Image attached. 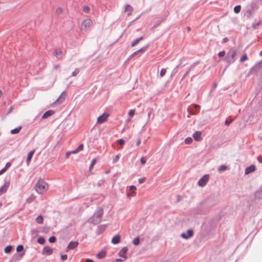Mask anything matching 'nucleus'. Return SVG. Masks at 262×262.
<instances>
[{
    "instance_id": "obj_1",
    "label": "nucleus",
    "mask_w": 262,
    "mask_h": 262,
    "mask_svg": "<svg viewBox=\"0 0 262 262\" xmlns=\"http://www.w3.org/2000/svg\"><path fill=\"white\" fill-rule=\"evenodd\" d=\"M103 214V208L102 207H98L94 215L90 217V222L94 225H97L100 223L101 221Z\"/></svg>"
},
{
    "instance_id": "obj_2",
    "label": "nucleus",
    "mask_w": 262,
    "mask_h": 262,
    "mask_svg": "<svg viewBox=\"0 0 262 262\" xmlns=\"http://www.w3.org/2000/svg\"><path fill=\"white\" fill-rule=\"evenodd\" d=\"M259 8V5L255 1H252L251 3L248 5L245 8V15L247 17H250L254 14L255 11Z\"/></svg>"
},
{
    "instance_id": "obj_3",
    "label": "nucleus",
    "mask_w": 262,
    "mask_h": 262,
    "mask_svg": "<svg viewBox=\"0 0 262 262\" xmlns=\"http://www.w3.org/2000/svg\"><path fill=\"white\" fill-rule=\"evenodd\" d=\"M48 187V184L41 179L38 180L35 187L36 191L39 194L45 192Z\"/></svg>"
},
{
    "instance_id": "obj_4",
    "label": "nucleus",
    "mask_w": 262,
    "mask_h": 262,
    "mask_svg": "<svg viewBox=\"0 0 262 262\" xmlns=\"http://www.w3.org/2000/svg\"><path fill=\"white\" fill-rule=\"evenodd\" d=\"M236 54V51L233 49H231L227 53L225 58V60L228 65H230L234 62L236 59L235 56Z\"/></svg>"
},
{
    "instance_id": "obj_5",
    "label": "nucleus",
    "mask_w": 262,
    "mask_h": 262,
    "mask_svg": "<svg viewBox=\"0 0 262 262\" xmlns=\"http://www.w3.org/2000/svg\"><path fill=\"white\" fill-rule=\"evenodd\" d=\"M262 68V59L256 63V64L250 70L251 73L257 74Z\"/></svg>"
},
{
    "instance_id": "obj_6",
    "label": "nucleus",
    "mask_w": 262,
    "mask_h": 262,
    "mask_svg": "<svg viewBox=\"0 0 262 262\" xmlns=\"http://www.w3.org/2000/svg\"><path fill=\"white\" fill-rule=\"evenodd\" d=\"M149 45H147L146 46H144L143 47L141 48L139 50L134 52L133 53L128 57V60H129L133 57H134L135 56H136L137 54L140 53H144L145 51H146L148 48Z\"/></svg>"
},
{
    "instance_id": "obj_7",
    "label": "nucleus",
    "mask_w": 262,
    "mask_h": 262,
    "mask_svg": "<svg viewBox=\"0 0 262 262\" xmlns=\"http://www.w3.org/2000/svg\"><path fill=\"white\" fill-rule=\"evenodd\" d=\"M209 176L208 174L204 175L198 181V185H199L200 186H201V187L205 186L206 185V184L209 180Z\"/></svg>"
},
{
    "instance_id": "obj_8",
    "label": "nucleus",
    "mask_w": 262,
    "mask_h": 262,
    "mask_svg": "<svg viewBox=\"0 0 262 262\" xmlns=\"http://www.w3.org/2000/svg\"><path fill=\"white\" fill-rule=\"evenodd\" d=\"M92 21L90 19H86L82 21L81 25L82 30H86L92 25Z\"/></svg>"
},
{
    "instance_id": "obj_9",
    "label": "nucleus",
    "mask_w": 262,
    "mask_h": 262,
    "mask_svg": "<svg viewBox=\"0 0 262 262\" xmlns=\"http://www.w3.org/2000/svg\"><path fill=\"white\" fill-rule=\"evenodd\" d=\"M193 234V231L192 229H188L187 230V234L183 232L181 233V237L184 239H188L189 238L192 236Z\"/></svg>"
},
{
    "instance_id": "obj_10",
    "label": "nucleus",
    "mask_w": 262,
    "mask_h": 262,
    "mask_svg": "<svg viewBox=\"0 0 262 262\" xmlns=\"http://www.w3.org/2000/svg\"><path fill=\"white\" fill-rule=\"evenodd\" d=\"M52 253V249L49 246H45L42 251V254L44 255H50Z\"/></svg>"
},
{
    "instance_id": "obj_11",
    "label": "nucleus",
    "mask_w": 262,
    "mask_h": 262,
    "mask_svg": "<svg viewBox=\"0 0 262 262\" xmlns=\"http://www.w3.org/2000/svg\"><path fill=\"white\" fill-rule=\"evenodd\" d=\"M79 244V243L76 241H71L67 247V250H72L76 248Z\"/></svg>"
},
{
    "instance_id": "obj_12",
    "label": "nucleus",
    "mask_w": 262,
    "mask_h": 262,
    "mask_svg": "<svg viewBox=\"0 0 262 262\" xmlns=\"http://www.w3.org/2000/svg\"><path fill=\"white\" fill-rule=\"evenodd\" d=\"M128 250V248L126 247H123L118 253V255L122 258L126 259V253Z\"/></svg>"
},
{
    "instance_id": "obj_13",
    "label": "nucleus",
    "mask_w": 262,
    "mask_h": 262,
    "mask_svg": "<svg viewBox=\"0 0 262 262\" xmlns=\"http://www.w3.org/2000/svg\"><path fill=\"white\" fill-rule=\"evenodd\" d=\"M9 186V182L5 181L3 186L0 187V195L7 191Z\"/></svg>"
},
{
    "instance_id": "obj_14",
    "label": "nucleus",
    "mask_w": 262,
    "mask_h": 262,
    "mask_svg": "<svg viewBox=\"0 0 262 262\" xmlns=\"http://www.w3.org/2000/svg\"><path fill=\"white\" fill-rule=\"evenodd\" d=\"M108 117V115L105 113L99 116L97 118V123H102L104 122Z\"/></svg>"
},
{
    "instance_id": "obj_15",
    "label": "nucleus",
    "mask_w": 262,
    "mask_h": 262,
    "mask_svg": "<svg viewBox=\"0 0 262 262\" xmlns=\"http://www.w3.org/2000/svg\"><path fill=\"white\" fill-rule=\"evenodd\" d=\"M192 106L194 110L192 108L188 110L189 113L192 115H194L196 112H199L200 106L199 105L196 104H193Z\"/></svg>"
},
{
    "instance_id": "obj_16",
    "label": "nucleus",
    "mask_w": 262,
    "mask_h": 262,
    "mask_svg": "<svg viewBox=\"0 0 262 262\" xmlns=\"http://www.w3.org/2000/svg\"><path fill=\"white\" fill-rule=\"evenodd\" d=\"M192 136L194 139L196 141H200L202 140L201 132L200 131H195Z\"/></svg>"
},
{
    "instance_id": "obj_17",
    "label": "nucleus",
    "mask_w": 262,
    "mask_h": 262,
    "mask_svg": "<svg viewBox=\"0 0 262 262\" xmlns=\"http://www.w3.org/2000/svg\"><path fill=\"white\" fill-rule=\"evenodd\" d=\"M255 170V167L253 165H251L247 167L246 168L245 173L246 174H249L250 173H252L254 172Z\"/></svg>"
},
{
    "instance_id": "obj_18",
    "label": "nucleus",
    "mask_w": 262,
    "mask_h": 262,
    "mask_svg": "<svg viewBox=\"0 0 262 262\" xmlns=\"http://www.w3.org/2000/svg\"><path fill=\"white\" fill-rule=\"evenodd\" d=\"M255 198L257 199H262V185L255 192Z\"/></svg>"
},
{
    "instance_id": "obj_19",
    "label": "nucleus",
    "mask_w": 262,
    "mask_h": 262,
    "mask_svg": "<svg viewBox=\"0 0 262 262\" xmlns=\"http://www.w3.org/2000/svg\"><path fill=\"white\" fill-rule=\"evenodd\" d=\"M210 200L209 199H207L205 200L204 201L202 202L199 207V209H201L202 208H204L206 207L207 208L209 207V203H210Z\"/></svg>"
},
{
    "instance_id": "obj_20",
    "label": "nucleus",
    "mask_w": 262,
    "mask_h": 262,
    "mask_svg": "<svg viewBox=\"0 0 262 262\" xmlns=\"http://www.w3.org/2000/svg\"><path fill=\"white\" fill-rule=\"evenodd\" d=\"M106 225H100L98 226L97 229V234H100L102 233L106 229Z\"/></svg>"
},
{
    "instance_id": "obj_21",
    "label": "nucleus",
    "mask_w": 262,
    "mask_h": 262,
    "mask_svg": "<svg viewBox=\"0 0 262 262\" xmlns=\"http://www.w3.org/2000/svg\"><path fill=\"white\" fill-rule=\"evenodd\" d=\"M54 113V111L52 110H49L46 111L42 116V119H46L49 117L52 116Z\"/></svg>"
},
{
    "instance_id": "obj_22",
    "label": "nucleus",
    "mask_w": 262,
    "mask_h": 262,
    "mask_svg": "<svg viewBox=\"0 0 262 262\" xmlns=\"http://www.w3.org/2000/svg\"><path fill=\"white\" fill-rule=\"evenodd\" d=\"M133 11V8L129 5H126L125 7L124 11L127 12V15L129 16L132 14Z\"/></svg>"
},
{
    "instance_id": "obj_23",
    "label": "nucleus",
    "mask_w": 262,
    "mask_h": 262,
    "mask_svg": "<svg viewBox=\"0 0 262 262\" xmlns=\"http://www.w3.org/2000/svg\"><path fill=\"white\" fill-rule=\"evenodd\" d=\"M120 241V236L119 234H117L114 236L112 239V243L113 244H117Z\"/></svg>"
},
{
    "instance_id": "obj_24",
    "label": "nucleus",
    "mask_w": 262,
    "mask_h": 262,
    "mask_svg": "<svg viewBox=\"0 0 262 262\" xmlns=\"http://www.w3.org/2000/svg\"><path fill=\"white\" fill-rule=\"evenodd\" d=\"M34 152H35V150H33L30 151L28 153V156H27V160H26L28 164H29V162L31 160V159H32V158L33 157V155L34 154Z\"/></svg>"
},
{
    "instance_id": "obj_25",
    "label": "nucleus",
    "mask_w": 262,
    "mask_h": 262,
    "mask_svg": "<svg viewBox=\"0 0 262 262\" xmlns=\"http://www.w3.org/2000/svg\"><path fill=\"white\" fill-rule=\"evenodd\" d=\"M106 255V252L104 250H101L100 252H99L97 255V257L99 259H101L104 258Z\"/></svg>"
},
{
    "instance_id": "obj_26",
    "label": "nucleus",
    "mask_w": 262,
    "mask_h": 262,
    "mask_svg": "<svg viewBox=\"0 0 262 262\" xmlns=\"http://www.w3.org/2000/svg\"><path fill=\"white\" fill-rule=\"evenodd\" d=\"M143 38H144V37L143 36H141L138 38L136 39L132 42L131 46L132 47L136 46L139 42V41L142 40V39H143Z\"/></svg>"
},
{
    "instance_id": "obj_27",
    "label": "nucleus",
    "mask_w": 262,
    "mask_h": 262,
    "mask_svg": "<svg viewBox=\"0 0 262 262\" xmlns=\"http://www.w3.org/2000/svg\"><path fill=\"white\" fill-rule=\"evenodd\" d=\"M63 53L60 50H56L55 56L58 59H61L62 57Z\"/></svg>"
},
{
    "instance_id": "obj_28",
    "label": "nucleus",
    "mask_w": 262,
    "mask_h": 262,
    "mask_svg": "<svg viewBox=\"0 0 262 262\" xmlns=\"http://www.w3.org/2000/svg\"><path fill=\"white\" fill-rule=\"evenodd\" d=\"M21 129V126H19L17 128L11 130L10 133L11 134H18Z\"/></svg>"
},
{
    "instance_id": "obj_29",
    "label": "nucleus",
    "mask_w": 262,
    "mask_h": 262,
    "mask_svg": "<svg viewBox=\"0 0 262 262\" xmlns=\"http://www.w3.org/2000/svg\"><path fill=\"white\" fill-rule=\"evenodd\" d=\"M12 248H13L12 246L8 245L5 247V248L4 249V252L7 254L10 253L11 252Z\"/></svg>"
},
{
    "instance_id": "obj_30",
    "label": "nucleus",
    "mask_w": 262,
    "mask_h": 262,
    "mask_svg": "<svg viewBox=\"0 0 262 262\" xmlns=\"http://www.w3.org/2000/svg\"><path fill=\"white\" fill-rule=\"evenodd\" d=\"M43 217L41 215H38L35 220L36 222L40 224L43 223Z\"/></svg>"
},
{
    "instance_id": "obj_31",
    "label": "nucleus",
    "mask_w": 262,
    "mask_h": 262,
    "mask_svg": "<svg viewBox=\"0 0 262 262\" xmlns=\"http://www.w3.org/2000/svg\"><path fill=\"white\" fill-rule=\"evenodd\" d=\"M241 10V6L240 5H237L234 8V12L235 13L237 14L240 12Z\"/></svg>"
},
{
    "instance_id": "obj_32",
    "label": "nucleus",
    "mask_w": 262,
    "mask_h": 262,
    "mask_svg": "<svg viewBox=\"0 0 262 262\" xmlns=\"http://www.w3.org/2000/svg\"><path fill=\"white\" fill-rule=\"evenodd\" d=\"M37 242L40 245H43L45 243V238L43 237H39L37 239Z\"/></svg>"
},
{
    "instance_id": "obj_33",
    "label": "nucleus",
    "mask_w": 262,
    "mask_h": 262,
    "mask_svg": "<svg viewBox=\"0 0 262 262\" xmlns=\"http://www.w3.org/2000/svg\"><path fill=\"white\" fill-rule=\"evenodd\" d=\"M195 66V63H193L192 64V65H191V66L189 67V68L188 69V70L186 71V72L185 73V74L183 76V78L185 77V76H186L188 73L190 72V71H191V70Z\"/></svg>"
},
{
    "instance_id": "obj_34",
    "label": "nucleus",
    "mask_w": 262,
    "mask_h": 262,
    "mask_svg": "<svg viewBox=\"0 0 262 262\" xmlns=\"http://www.w3.org/2000/svg\"><path fill=\"white\" fill-rule=\"evenodd\" d=\"M139 243H140V238H139V237H135V238L134 239L133 241V244H134V245H135V246H137V245H139Z\"/></svg>"
},
{
    "instance_id": "obj_35",
    "label": "nucleus",
    "mask_w": 262,
    "mask_h": 262,
    "mask_svg": "<svg viewBox=\"0 0 262 262\" xmlns=\"http://www.w3.org/2000/svg\"><path fill=\"white\" fill-rule=\"evenodd\" d=\"M184 142L187 144H190L192 142V139L191 137H187L185 139Z\"/></svg>"
},
{
    "instance_id": "obj_36",
    "label": "nucleus",
    "mask_w": 262,
    "mask_h": 262,
    "mask_svg": "<svg viewBox=\"0 0 262 262\" xmlns=\"http://www.w3.org/2000/svg\"><path fill=\"white\" fill-rule=\"evenodd\" d=\"M248 59V57L246 54H244L240 59V62H243Z\"/></svg>"
},
{
    "instance_id": "obj_37",
    "label": "nucleus",
    "mask_w": 262,
    "mask_h": 262,
    "mask_svg": "<svg viewBox=\"0 0 262 262\" xmlns=\"http://www.w3.org/2000/svg\"><path fill=\"white\" fill-rule=\"evenodd\" d=\"M226 169H227L226 166H225L224 165H222L218 168V171L221 172V171L225 170Z\"/></svg>"
},
{
    "instance_id": "obj_38",
    "label": "nucleus",
    "mask_w": 262,
    "mask_h": 262,
    "mask_svg": "<svg viewBox=\"0 0 262 262\" xmlns=\"http://www.w3.org/2000/svg\"><path fill=\"white\" fill-rule=\"evenodd\" d=\"M24 250V246L22 245H18L16 248V251L20 252Z\"/></svg>"
},
{
    "instance_id": "obj_39",
    "label": "nucleus",
    "mask_w": 262,
    "mask_h": 262,
    "mask_svg": "<svg viewBox=\"0 0 262 262\" xmlns=\"http://www.w3.org/2000/svg\"><path fill=\"white\" fill-rule=\"evenodd\" d=\"M56 241V237L54 236H51L49 239V242L51 243H54Z\"/></svg>"
},
{
    "instance_id": "obj_40",
    "label": "nucleus",
    "mask_w": 262,
    "mask_h": 262,
    "mask_svg": "<svg viewBox=\"0 0 262 262\" xmlns=\"http://www.w3.org/2000/svg\"><path fill=\"white\" fill-rule=\"evenodd\" d=\"M83 149V145L82 144H81L75 149L76 150V152H77V153H78L80 151L82 150Z\"/></svg>"
},
{
    "instance_id": "obj_41",
    "label": "nucleus",
    "mask_w": 262,
    "mask_h": 262,
    "mask_svg": "<svg viewBox=\"0 0 262 262\" xmlns=\"http://www.w3.org/2000/svg\"><path fill=\"white\" fill-rule=\"evenodd\" d=\"M96 160L95 159H93V160L91 162V164L90 166V167H89V169L90 170L93 168L94 165L96 164Z\"/></svg>"
},
{
    "instance_id": "obj_42",
    "label": "nucleus",
    "mask_w": 262,
    "mask_h": 262,
    "mask_svg": "<svg viewBox=\"0 0 262 262\" xmlns=\"http://www.w3.org/2000/svg\"><path fill=\"white\" fill-rule=\"evenodd\" d=\"M79 72V69H76L72 73V76H76Z\"/></svg>"
},
{
    "instance_id": "obj_43",
    "label": "nucleus",
    "mask_w": 262,
    "mask_h": 262,
    "mask_svg": "<svg viewBox=\"0 0 262 262\" xmlns=\"http://www.w3.org/2000/svg\"><path fill=\"white\" fill-rule=\"evenodd\" d=\"M119 157H119V155H116V156H115L113 158V163H116V162L118 161V160H119Z\"/></svg>"
},
{
    "instance_id": "obj_44",
    "label": "nucleus",
    "mask_w": 262,
    "mask_h": 262,
    "mask_svg": "<svg viewBox=\"0 0 262 262\" xmlns=\"http://www.w3.org/2000/svg\"><path fill=\"white\" fill-rule=\"evenodd\" d=\"M117 143L119 145L122 146L124 144V140L122 139H120L117 140Z\"/></svg>"
},
{
    "instance_id": "obj_45",
    "label": "nucleus",
    "mask_w": 262,
    "mask_h": 262,
    "mask_svg": "<svg viewBox=\"0 0 262 262\" xmlns=\"http://www.w3.org/2000/svg\"><path fill=\"white\" fill-rule=\"evenodd\" d=\"M166 70L165 69H162L160 71V76L161 77H163V76H164L166 73Z\"/></svg>"
},
{
    "instance_id": "obj_46",
    "label": "nucleus",
    "mask_w": 262,
    "mask_h": 262,
    "mask_svg": "<svg viewBox=\"0 0 262 262\" xmlns=\"http://www.w3.org/2000/svg\"><path fill=\"white\" fill-rule=\"evenodd\" d=\"M64 92L61 93L59 98L56 100V101H60L61 103L64 100V97H62V95L63 94Z\"/></svg>"
},
{
    "instance_id": "obj_47",
    "label": "nucleus",
    "mask_w": 262,
    "mask_h": 262,
    "mask_svg": "<svg viewBox=\"0 0 262 262\" xmlns=\"http://www.w3.org/2000/svg\"><path fill=\"white\" fill-rule=\"evenodd\" d=\"M135 110H130L129 112H128V116L130 117H132L134 114H135Z\"/></svg>"
},
{
    "instance_id": "obj_48",
    "label": "nucleus",
    "mask_w": 262,
    "mask_h": 262,
    "mask_svg": "<svg viewBox=\"0 0 262 262\" xmlns=\"http://www.w3.org/2000/svg\"><path fill=\"white\" fill-rule=\"evenodd\" d=\"M217 55L219 57H223L225 55V52L224 51H221Z\"/></svg>"
},
{
    "instance_id": "obj_49",
    "label": "nucleus",
    "mask_w": 262,
    "mask_h": 262,
    "mask_svg": "<svg viewBox=\"0 0 262 262\" xmlns=\"http://www.w3.org/2000/svg\"><path fill=\"white\" fill-rule=\"evenodd\" d=\"M260 24V22L254 23L252 24V27L254 29H256Z\"/></svg>"
},
{
    "instance_id": "obj_50",
    "label": "nucleus",
    "mask_w": 262,
    "mask_h": 262,
    "mask_svg": "<svg viewBox=\"0 0 262 262\" xmlns=\"http://www.w3.org/2000/svg\"><path fill=\"white\" fill-rule=\"evenodd\" d=\"M90 11V8L88 6H84L83 7V11L85 13L89 12Z\"/></svg>"
},
{
    "instance_id": "obj_51",
    "label": "nucleus",
    "mask_w": 262,
    "mask_h": 262,
    "mask_svg": "<svg viewBox=\"0 0 262 262\" xmlns=\"http://www.w3.org/2000/svg\"><path fill=\"white\" fill-rule=\"evenodd\" d=\"M232 121H233L232 119H231V120L226 119L225 121V124L226 125H229L231 124V123L232 122Z\"/></svg>"
},
{
    "instance_id": "obj_52",
    "label": "nucleus",
    "mask_w": 262,
    "mask_h": 262,
    "mask_svg": "<svg viewBox=\"0 0 262 262\" xmlns=\"http://www.w3.org/2000/svg\"><path fill=\"white\" fill-rule=\"evenodd\" d=\"M145 180V177L140 178L138 179V182L140 184L143 183Z\"/></svg>"
},
{
    "instance_id": "obj_53",
    "label": "nucleus",
    "mask_w": 262,
    "mask_h": 262,
    "mask_svg": "<svg viewBox=\"0 0 262 262\" xmlns=\"http://www.w3.org/2000/svg\"><path fill=\"white\" fill-rule=\"evenodd\" d=\"M11 163L10 162H7L6 165H5V166L4 167V168L7 170L11 166Z\"/></svg>"
},
{
    "instance_id": "obj_54",
    "label": "nucleus",
    "mask_w": 262,
    "mask_h": 262,
    "mask_svg": "<svg viewBox=\"0 0 262 262\" xmlns=\"http://www.w3.org/2000/svg\"><path fill=\"white\" fill-rule=\"evenodd\" d=\"M67 254H63V255H61V259L62 260H65L67 259Z\"/></svg>"
},
{
    "instance_id": "obj_55",
    "label": "nucleus",
    "mask_w": 262,
    "mask_h": 262,
    "mask_svg": "<svg viewBox=\"0 0 262 262\" xmlns=\"http://www.w3.org/2000/svg\"><path fill=\"white\" fill-rule=\"evenodd\" d=\"M140 162L142 164H144L146 163V160L144 159V157H142L140 159Z\"/></svg>"
},
{
    "instance_id": "obj_56",
    "label": "nucleus",
    "mask_w": 262,
    "mask_h": 262,
    "mask_svg": "<svg viewBox=\"0 0 262 262\" xmlns=\"http://www.w3.org/2000/svg\"><path fill=\"white\" fill-rule=\"evenodd\" d=\"M13 109V106L10 107V108L9 109V110L7 111V113H6V115H9V114H10V113L12 112V111Z\"/></svg>"
},
{
    "instance_id": "obj_57",
    "label": "nucleus",
    "mask_w": 262,
    "mask_h": 262,
    "mask_svg": "<svg viewBox=\"0 0 262 262\" xmlns=\"http://www.w3.org/2000/svg\"><path fill=\"white\" fill-rule=\"evenodd\" d=\"M62 9L61 8H58L56 10V13L58 14H59L60 13H62Z\"/></svg>"
},
{
    "instance_id": "obj_58",
    "label": "nucleus",
    "mask_w": 262,
    "mask_h": 262,
    "mask_svg": "<svg viewBox=\"0 0 262 262\" xmlns=\"http://www.w3.org/2000/svg\"><path fill=\"white\" fill-rule=\"evenodd\" d=\"M229 40V39L228 37H225L223 39L222 41V43H224L225 42H227Z\"/></svg>"
},
{
    "instance_id": "obj_59",
    "label": "nucleus",
    "mask_w": 262,
    "mask_h": 262,
    "mask_svg": "<svg viewBox=\"0 0 262 262\" xmlns=\"http://www.w3.org/2000/svg\"><path fill=\"white\" fill-rule=\"evenodd\" d=\"M7 170L4 167L2 169L0 170V175H2Z\"/></svg>"
},
{
    "instance_id": "obj_60",
    "label": "nucleus",
    "mask_w": 262,
    "mask_h": 262,
    "mask_svg": "<svg viewBox=\"0 0 262 262\" xmlns=\"http://www.w3.org/2000/svg\"><path fill=\"white\" fill-rule=\"evenodd\" d=\"M129 188H130V190H136V186H134V185H132L129 187Z\"/></svg>"
},
{
    "instance_id": "obj_61",
    "label": "nucleus",
    "mask_w": 262,
    "mask_h": 262,
    "mask_svg": "<svg viewBox=\"0 0 262 262\" xmlns=\"http://www.w3.org/2000/svg\"><path fill=\"white\" fill-rule=\"evenodd\" d=\"M257 160L259 163H262V157L261 156H258L257 157Z\"/></svg>"
},
{
    "instance_id": "obj_62",
    "label": "nucleus",
    "mask_w": 262,
    "mask_h": 262,
    "mask_svg": "<svg viewBox=\"0 0 262 262\" xmlns=\"http://www.w3.org/2000/svg\"><path fill=\"white\" fill-rule=\"evenodd\" d=\"M182 199V196L180 195H177V202L180 201Z\"/></svg>"
},
{
    "instance_id": "obj_63",
    "label": "nucleus",
    "mask_w": 262,
    "mask_h": 262,
    "mask_svg": "<svg viewBox=\"0 0 262 262\" xmlns=\"http://www.w3.org/2000/svg\"><path fill=\"white\" fill-rule=\"evenodd\" d=\"M24 255H25V252L20 253L19 254V256L20 258H22L24 256Z\"/></svg>"
},
{
    "instance_id": "obj_64",
    "label": "nucleus",
    "mask_w": 262,
    "mask_h": 262,
    "mask_svg": "<svg viewBox=\"0 0 262 262\" xmlns=\"http://www.w3.org/2000/svg\"><path fill=\"white\" fill-rule=\"evenodd\" d=\"M85 262H94V261L91 259H86Z\"/></svg>"
}]
</instances>
